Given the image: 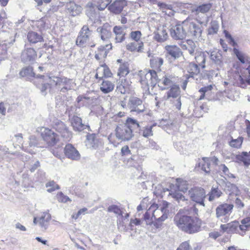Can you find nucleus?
<instances>
[{
	"instance_id": "obj_30",
	"label": "nucleus",
	"mask_w": 250,
	"mask_h": 250,
	"mask_svg": "<svg viewBox=\"0 0 250 250\" xmlns=\"http://www.w3.org/2000/svg\"><path fill=\"white\" fill-rule=\"evenodd\" d=\"M180 95V89L178 85H172L170 89L167 92L166 95L164 97L166 100H168L170 98H178Z\"/></svg>"
},
{
	"instance_id": "obj_12",
	"label": "nucleus",
	"mask_w": 250,
	"mask_h": 250,
	"mask_svg": "<svg viewBox=\"0 0 250 250\" xmlns=\"http://www.w3.org/2000/svg\"><path fill=\"white\" fill-rule=\"evenodd\" d=\"M82 6L74 1H70L66 3L65 12L70 17L79 16L82 12Z\"/></svg>"
},
{
	"instance_id": "obj_29",
	"label": "nucleus",
	"mask_w": 250,
	"mask_h": 250,
	"mask_svg": "<svg viewBox=\"0 0 250 250\" xmlns=\"http://www.w3.org/2000/svg\"><path fill=\"white\" fill-rule=\"evenodd\" d=\"M115 87L114 82L108 80H103L100 84V90L104 94L112 92Z\"/></svg>"
},
{
	"instance_id": "obj_1",
	"label": "nucleus",
	"mask_w": 250,
	"mask_h": 250,
	"mask_svg": "<svg viewBox=\"0 0 250 250\" xmlns=\"http://www.w3.org/2000/svg\"><path fill=\"white\" fill-rule=\"evenodd\" d=\"M52 128L57 133L48 127H42L41 129V137L46 145L53 147L60 141V136L64 140L71 138L72 133L62 122L58 121L52 125Z\"/></svg>"
},
{
	"instance_id": "obj_42",
	"label": "nucleus",
	"mask_w": 250,
	"mask_h": 250,
	"mask_svg": "<svg viewBox=\"0 0 250 250\" xmlns=\"http://www.w3.org/2000/svg\"><path fill=\"white\" fill-rule=\"evenodd\" d=\"M243 142V137H239L237 139H233L229 142V145L230 146L236 148H240L241 147L242 144Z\"/></svg>"
},
{
	"instance_id": "obj_45",
	"label": "nucleus",
	"mask_w": 250,
	"mask_h": 250,
	"mask_svg": "<svg viewBox=\"0 0 250 250\" xmlns=\"http://www.w3.org/2000/svg\"><path fill=\"white\" fill-rule=\"evenodd\" d=\"M142 33L140 31H132L129 34V38L133 41L143 42L141 40Z\"/></svg>"
},
{
	"instance_id": "obj_47",
	"label": "nucleus",
	"mask_w": 250,
	"mask_h": 250,
	"mask_svg": "<svg viewBox=\"0 0 250 250\" xmlns=\"http://www.w3.org/2000/svg\"><path fill=\"white\" fill-rule=\"evenodd\" d=\"M212 5L210 3L203 4L198 6L196 9L197 12L206 13L209 11L211 8Z\"/></svg>"
},
{
	"instance_id": "obj_25",
	"label": "nucleus",
	"mask_w": 250,
	"mask_h": 250,
	"mask_svg": "<svg viewBox=\"0 0 250 250\" xmlns=\"http://www.w3.org/2000/svg\"><path fill=\"white\" fill-rule=\"evenodd\" d=\"M117 62L120 63L118 69L117 75L120 78H125L130 72L129 63L126 62H122V60L120 59H118Z\"/></svg>"
},
{
	"instance_id": "obj_58",
	"label": "nucleus",
	"mask_w": 250,
	"mask_h": 250,
	"mask_svg": "<svg viewBox=\"0 0 250 250\" xmlns=\"http://www.w3.org/2000/svg\"><path fill=\"white\" fill-rule=\"evenodd\" d=\"M152 128V126L145 127L142 130L143 136L148 137L152 136L153 135Z\"/></svg>"
},
{
	"instance_id": "obj_56",
	"label": "nucleus",
	"mask_w": 250,
	"mask_h": 250,
	"mask_svg": "<svg viewBox=\"0 0 250 250\" xmlns=\"http://www.w3.org/2000/svg\"><path fill=\"white\" fill-rule=\"evenodd\" d=\"M224 33L225 37L229 40V43L230 45L233 47L237 46V43L235 42L233 38L228 31L224 30Z\"/></svg>"
},
{
	"instance_id": "obj_26",
	"label": "nucleus",
	"mask_w": 250,
	"mask_h": 250,
	"mask_svg": "<svg viewBox=\"0 0 250 250\" xmlns=\"http://www.w3.org/2000/svg\"><path fill=\"white\" fill-rule=\"evenodd\" d=\"M28 41L32 44H36L43 42L44 39L42 34H39L33 31H29L27 34Z\"/></svg>"
},
{
	"instance_id": "obj_54",
	"label": "nucleus",
	"mask_w": 250,
	"mask_h": 250,
	"mask_svg": "<svg viewBox=\"0 0 250 250\" xmlns=\"http://www.w3.org/2000/svg\"><path fill=\"white\" fill-rule=\"evenodd\" d=\"M192 248L189 244V240L182 242L176 250H191Z\"/></svg>"
},
{
	"instance_id": "obj_44",
	"label": "nucleus",
	"mask_w": 250,
	"mask_h": 250,
	"mask_svg": "<svg viewBox=\"0 0 250 250\" xmlns=\"http://www.w3.org/2000/svg\"><path fill=\"white\" fill-rule=\"evenodd\" d=\"M38 77L42 79L43 80V82H48V83H49L50 86H55L56 79H55L54 78H56V76H50L49 75H47L45 76L44 75H39L38 76Z\"/></svg>"
},
{
	"instance_id": "obj_40",
	"label": "nucleus",
	"mask_w": 250,
	"mask_h": 250,
	"mask_svg": "<svg viewBox=\"0 0 250 250\" xmlns=\"http://www.w3.org/2000/svg\"><path fill=\"white\" fill-rule=\"evenodd\" d=\"M142 100L137 97L131 96L129 100L128 104L130 106L134 108H136L138 106L142 104Z\"/></svg>"
},
{
	"instance_id": "obj_11",
	"label": "nucleus",
	"mask_w": 250,
	"mask_h": 250,
	"mask_svg": "<svg viewBox=\"0 0 250 250\" xmlns=\"http://www.w3.org/2000/svg\"><path fill=\"white\" fill-rule=\"evenodd\" d=\"M113 75L109 67L105 63H104L100 65L96 69L95 78L98 80L97 82H99L104 78H111Z\"/></svg>"
},
{
	"instance_id": "obj_6",
	"label": "nucleus",
	"mask_w": 250,
	"mask_h": 250,
	"mask_svg": "<svg viewBox=\"0 0 250 250\" xmlns=\"http://www.w3.org/2000/svg\"><path fill=\"white\" fill-rule=\"evenodd\" d=\"M190 199L196 204L205 207V200L206 198L205 190L198 187L191 188L188 191Z\"/></svg>"
},
{
	"instance_id": "obj_46",
	"label": "nucleus",
	"mask_w": 250,
	"mask_h": 250,
	"mask_svg": "<svg viewBox=\"0 0 250 250\" xmlns=\"http://www.w3.org/2000/svg\"><path fill=\"white\" fill-rule=\"evenodd\" d=\"M214 86V85L210 84L200 88L199 92L201 93V95L199 97V100L204 99L205 98L206 93L208 91H211Z\"/></svg>"
},
{
	"instance_id": "obj_51",
	"label": "nucleus",
	"mask_w": 250,
	"mask_h": 250,
	"mask_svg": "<svg viewBox=\"0 0 250 250\" xmlns=\"http://www.w3.org/2000/svg\"><path fill=\"white\" fill-rule=\"evenodd\" d=\"M192 40H187V43L189 45L186 47V49L188 50L190 55H193L195 51L196 45L194 42Z\"/></svg>"
},
{
	"instance_id": "obj_49",
	"label": "nucleus",
	"mask_w": 250,
	"mask_h": 250,
	"mask_svg": "<svg viewBox=\"0 0 250 250\" xmlns=\"http://www.w3.org/2000/svg\"><path fill=\"white\" fill-rule=\"evenodd\" d=\"M47 191L51 192L60 188L59 186L54 181H50L46 184Z\"/></svg>"
},
{
	"instance_id": "obj_55",
	"label": "nucleus",
	"mask_w": 250,
	"mask_h": 250,
	"mask_svg": "<svg viewBox=\"0 0 250 250\" xmlns=\"http://www.w3.org/2000/svg\"><path fill=\"white\" fill-rule=\"evenodd\" d=\"M124 125H128L130 128L133 126L139 127L140 126L137 121L131 118H127Z\"/></svg>"
},
{
	"instance_id": "obj_18",
	"label": "nucleus",
	"mask_w": 250,
	"mask_h": 250,
	"mask_svg": "<svg viewBox=\"0 0 250 250\" xmlns=\"http://www.w3.org/2000/svg\"><path fill=\"white\" fill-rule=\"evenodd\" d=\"M51 219V215L47 212H43L41 216L34 217L33 222L34 224H39L42 228L46 229L49 226Z\"/></svg>"
},
{
	"instance_id": "obj_63",
	"label": "nucleus",
	"mask_w": 250,
	"mask_h": 250,
	"mask_svg": "<svg viewBox=\"0 0 250 250\" xmlns=\"http://www.w3.org/2000/svg\"><path fill=\"white\" fill-rule=\"evenodd\" d=\"M7 55V49L5 46H0V60L4 59Z\"/></svg>"
},
{
	"instance_id": "obj_28",
	"label": "nucleus",
	"mask_w": 250,
	"mask_h": 250,
	"mask_svg": "<svg viewBox=\"0 0 250 250\" xmlns=\"http://www.w3.org/2000/svg\"><path fill=\"white\" fill-rule=\"evenodd\" d=\"M126 49L127 51L132 52H141L144 49V42L133 41L126 45Z\"/></svg>"
},
{
	"instance_id": "obj_59",
	"label": "nucleus",
	"mask_w": 250,
	"mask_h": 250,
	"mask_svg": "<svg viewBox=\"0 0 250 250\" xmlns=\"http://www.w3.org/2000/svg\"><path fill=\"white\" fill-rule=\"evenodd\" d=\"M233 52L235 53V54L236 55L237 57L239 59V60L242 63H244L245 62V58L244 55L241 53L238 49H237L236 48H234Z\"/></svg>"
},
{
	"instance_id": "obj_27",
	"label": "nucleus",
	"mask_w": 250,
	"mask_h": 250,
	"mask_svg": "<svg viewBox=\"0 0 250 250\" xmlns=\"http://www.w3.org/2000/svg\"><path fill=\"white\" fill-rule=\"evenodd\" d=\"M71 125L75 131H81L85 129V125L82 123V120L77 116H73L71 119Z\"/></svg>"
},
{
	"instance_id": "obj_13",
	"label": "nucleus",
	"mask_w": 250,
	"mask_h": 250,
	"mask_svg": "<svg viewBox=\"0 0 250 250\" xmlns=\"http://www.w3.org/2000/svg\"><path fill=\"white\" fill-rule=\"evenodd\" d=\"M184 72L186 73L185 75L186 79H188L190 78H194L199 74L200 67L195 62H190L185 66Z\"/></svg>"
},
{
	"instance_id": "obj_62",
	"label": "nucleus",
	"mask_w": 250,
	"mask_h": 250,
	"mask_svg": "<svg viewBox=\"0 0 250 250\" xmlns=\"http://www.w3.org/2000/svg\"><path fill=\"white\" fill-rule=\"evenodd\" d=\"M242 159L245 165H248L250 164V151L248 152H243V153Z\"/></svg>"
},
{
	"instance_id": "obj_52",
	"label": "nucleus",
	"mask_w": 250,
	"mask_h": 250,
	"mask_svg": "<svg viewBox=\"0 0 250 250\" xmlns=\"http://www.w3.org/2000/svg\"><path fill=\"white\" fill-rule=\"evenodd\" d=\"M219 25L216 22H212L211 23L210 26L208 29V33L209 34H215L217 33L219 29Z\"/></svg>"
},
{
	"instance_id": "obj_50",
	"label": "nucleus",
	"mask_w": 250,
	"mask_h": 250,
	"mask_svg": "<svg viewBox=\"0 0 250 250\" xmlns=\"http://www.w3.org/2000/svg\"><path fill=\"white\" fill-rule=\"evenodd\" d=\"M56 199L61 203H66L71 201V199L67 196L63 194L62 192H59L56 195Z\"/></svg>"
},
{
	"instance_id": "obj_43",
	"label": "nucleus",
	"mask_w": 250,
	"mask_h": 250,
	"mask_svg": "<svg viewBox=\"0 0 250 250\" xmlns=\"http://www.w3.org/2000/svg\"><path fill=\"white\" fill-rule=\"evenodd\" d=\"M51 149V152L56 157L61 158L63 156V151L62 146H53Z\"/></svg>"
},
{
	"instance_id": "obj_9",
	"label": "nucleus",
	"mask_w": 250,
	"mask_h": 250,
	"mask_svg": "<svg viewBox=\"0 0 250 250\" xmlns=\"http://www.w3.org/2000/svg\"><path fill=\"white\" fill-rule=\"evenodd\" d=\"M91 31L87 25H83L80 30L76 41V44L81 47H84L89 42Z\"/></svg>"
},
{
	"instance_id": "obj_57",
	"label": "nucleus",
	"mask_w": 250,
	"mask_h": 250,
	"mask_svg": "<svg viewBox=\"0 0 250 250\" xmlns=\"http://www.w3.org/2000/svg\"><path fill=\"white\" fill-rule=\"evenodd\" d=\"M122 156H128L131 155V152L127 145L123 146L121 150Z\"/></svg>"
},
{
	"instance_id": "obj_7",
	"label": "nucleus",
	"mask_w": 250,
	"mask_h": 250,
	"mask_svg": "<svg viewBox=\"0 0 250 250\" xmlns=\"http://www.w3.org/2000/svg\"><path fill=\"white\" fill-rule=\"evenodd\" d=\"M188 25L185 23V20L182 22L176 21L174 24L170 29L171 36L175 40H180L186 38V30Z\"/></svg>"
},
{
	"instance_id": "obj_34",
	"label": "nucleus",
	"mask_w": 250,
	"mask_h": 250,
	"mask_svg": "<svg viewBox=\"0 0 250 250\" xmlns=\"http://www.w3.org/2000/svg\"><path fill=\"white\" fill-rule=\"evenodd\" d=\"M241 223V224L239 223L238 233L244 235L246 231L250 229V217L243 219Z\"/></svg>"
},
{
	"instance_id": "obj_35",
	"label": "nucleus",
	"mask_w": 250,
	"mask_h": 250,
	"mask_svg": "<svg viewBox=\"0 0 250 250\" xmlns=\"http://www.w3.org/2000/svg\"><path fill=\"white\" fill-rule=\"evenodd\" d=\"M54 79H56L55 86L64 85L62 90L63 89H67V87L65 86L71 81V79L65 77H60L56 76V78H54Z\"/></svg>"
},
{
	"instance_id": "obj_23",
	"label": "nucleus",
	"mask_w": 250,
	"mask_h": 250,
	"mask_svg": "<svg viewBox=\"0 0 250 250\" xmlns=\"http://www.w3.org/2000/svg\"><path fill=\"white\" fill-rule=\"evenodd\" d=\"M131 82L129 79L123 78L120 80V84L117 87L118 91L121 94H126L130 91Z\"/></svg>"
},
{
	"instance_id": "obj_19",
	"label": "nucleus",
	"mask_w": 250,
	"mask_h": 250,
	"mask_svg": "<svg viewBox=\"0 0 250 250\" xmlns=\"http://www.w3.org/2000/svg\"><path fill=\"white\" fill-rule=\"evenodd\" d=\"M154 39L158 42H163L168 38L167 28L166 25H160L154 33Z\"/></svg>"
},
{
	"instance_id": "obj_24",
	"label": "nucleus",
	"mask_w": 250,
	"mask_h": 250,
	"mask_svg": "<svg viewBox=\"0 0 250 250\" xmlns=\"http://www.w3.org/2000/svg\"><path fill=\"white\" fill-rule=\"evenodd\" d=\"M165 49L167 53L175 59L179 58L183 54L181 49L176 45H166Z\"/></svg>"
},
{
	"instance_id": "obj_17",
	"label": "nucleus",
	"mask_w": 250,
	"mask_h": 250,
	"mask_svg": "<svg viewBox=\"0 0 250 250\" xmlns=\"http://www.w3.org/2000/svg\"><path fill=\"white\" fill-rule=\"evenodd\" d=\"M239 222L235 220L229 223L222 224L220 226V231L229 234L238 233Z\"/></svg>"
},
{
	"instance_id": "obj_36",
	"label": "nucleus",
	"mask_w": 250,
	"mask_h": 250,
	"mask_svg": "<svg viewBox=\"0 0 250 250\" xmlns=\"http://www.w3.org/2000/svg\"><path fill=\"white\" fill-rule=\"evenodd\" d=\"M111 1L112 0H95V5L98 10L102 11L107 8Z\"/></svg>"
},
{
	"instance_id": "obj_5",
	"label": "nucleus",
	"mask_w": 250,
	"mask_h": 250,
	"mask_svg": "<svg viewBox=\"0 0 250 250\" xmlns=\"http://www.w3.org/2000/svg\"><path fill=\"white\" fill-rule=\"evenodd\" d=\"M167 207V203L166 206L161 208V211L163 213V215L158 218H156V215H155V212L156 211H158V205L157 204H153L151 205L148 210L145 213L144 216V220L148 223L152 222V219L154 218L155 220L158 221V222H162V221L166 220L167 215V214L166 213V208Z\"/></svg>"
},
{
	"instance_id": "obj_33",
	"label": "nucleus",
	"mask_w": 250,
	"mask_h": 250,
	"mask_svg": "<svg viewBox=\"0 0 250 250\" xmlns=\"http://www.w3.org/2000/svg\"><path fill=\"white\" fill-rule=\"evenodd\" d=\"M113 32L115 34V40L116 42H122L125 41V33L123 28L119 26H115L113 28Z\"/></svg>"
},
{
	"instance_id": "obj_15",
	"label": "nucleus",
	"mask_w": 250,
	"mask_h": 250,
	"mask_svg": "<svg viewBox=\"0 0 250 250\" xmlns=\"http://www.w3.org/2000/svg\"><path fill=\"white\" fill-rule=\"evenodd\" d=\"M218 160L217 158L214 157H203L198 164V167L207 173L210 171V166L211 163L217 164Z\"/></svg>"
},
{
	"instance_id": "obj_4",
	"label": "nucleus",
	"mask_w": 250,
	"mask_h": 250,
	"mask_svg": "<svg viewBox=\"0 0 250 250\" xmlns=\"http://www.w3.org/2000/svg\"><path fill=\"white\" fill-rule=\"evenodd\" d=\"M133 136L132 130L128 125L120 124L116 126L115 134L111 133L108 139L111 144L117 146L121 141H128Z\"/></svg>"
},
{
	"instance_id": "obj_61",
	"label": "nucleus",
	"mask_w": 250,
	"mask_h": 250,
	"mask_svg": "<svg viewBox=\"0 0 250 250\" xmlns=\"http://www.w3.org/2000/svg\"><path fill=\"white\" fill-rule=\"evenodd\" d=\"M87 209L86 208H83L80 209L77 213H74L72 215V218L75 220L77 219L82 214H84L87 211Z\"/></svg>"
},
{
	"instance_id": "obj_20",
	"label": "nucleus",
	"mask_w": 250,
	"mask_h": 250,
	"mask_svg": "<svg viewBox=\"0 0 250 250\" xmlns=\"http://www.w3.org/2000/svg\"><path fill=\"white\" fill-rule=\"evenodd\" d=\"M112 45L111 43L106 44L105 46H101L95 51V58L97 60H102L105 58L108 53V51L111 50Z\"/></svg>"
},
{
	"instance_id": "obj_32",
	"label": "nucleus",
	"mask_w": 250,
	"mask_h": 250,
	"mask_svg": "<svg viewBox=\"0 0 250 250\" xmlns=\"http://www.w3.org/2000/svg\"><path fill=\"white\" fill-rule=\"evenodd\" d=\"M195 63L202 69L206 68V55L204 52L199 51L195 53Z\"/></svg>"
},
{
	"instance_id": "obj_22",
	"label": "nucleus",
	"mask_w": 250,
	"mask_h": 250,
	"mask_svg": "<svg viewBox=\"0 0 250 250\" xmlns=\"http://www.w3.org/2000/svg\"><path fill=\"white\" fill-rule=\"evenodd\" d=\"M21 57L24 62H33L37 58V53L33 48H27L22 51Z\"/></svg>"
},
{
	"instance_id": "obj_16",
	"label": "nucleus",
	"mask_w": 250,
	"mask_h": 250,
	"mask_svg": "<svg viewBox=\"0 0 250 250\" xmlns=\"http://www.w3.org/2000/svg\"><path fill=\"white\" fill-rule=\"evenodd\" d=\"M233 205L227 203H223L219 205L216 208V216L219 218L229 214L232 210Z\"/></svg>"
},
{
	"instance_id": "obj_21",
	"label": "nucleus",
	"mask_w": 250,
	"mask_h": 250,
	"mask_svg": "<svg viewBox=\"0 0 250 250\" xmlns=\"http://www.w3.org/2000/svg\"><path fill=\"white\" fill-rule=\"evenodd\" d=\"M173 77L170 75H165L161 80H157L158 86L161 90L170 87L173 84Z\"/></svg>"
},
{
	"instance_id": "obj_10",
	"label": "nucleus",
	"mask_w": 250,
	"mask_h": 250,
	"mask_svg": "<svg viewBox=\"0 0 250 250\" xmlns=\"http://www.w3.org/2000/svg\"><path fill=\"white\" fill-rule=\"evenodd\" d=\"M128 5L127 0H114L107 7L108 10L115 15L120 14Z\"/></svg>"
},
{
	"instance_id": "obj_39",
	"label": "nucleus",
	"mask_w": 250,
	"mask_h": 250,
	"mask_svg": "<svg viewBox=\"0 0 250 250\" xmlns=\"http://www.w3.org/2000/svg\"><path fill=\"white\" fill-rule=\"evenodd\" d=\"M20 75L22 77H34L35 73L33 72V68L31 66H27L23 68L20 72Z\"/></svg>"
},
{
	"instance_id": "obj_2",
	"label": "nucleus",
	"mask_w": 250,
	"mask_h": 250,
	"mask_svg": "<svg viewBox=\"0 0 250 250\" xmlns=\"http://www.w3.org/2000/svg\"><path fill=\"white\" fill-rule=\"evenodd\" d=\"M175 221L177 226L188 233L198 232L202 225V221L196 217L183 215L180 218L176 217Z\"/></svg>"
},
{
	"instance_id": "obj_41",
	"label": "nucleus",
	"mask_w": 250,
	"mask_h": 250,
	"mask_svg": "<svg viewBox=\"0 0 250 250\" xmlns=\"http://www.w3.org/2000/svg\"><path fill=\"white\" fill-rule=\"evenodd\" d=\"M222 194V193L221 190H219L218 188H212L208 194V200L209 201H212L214 199L221 196Z\"/></svg>"
},
{
	"instance_id": "obj_31",
	"label": "nucleus",
	"mask_w": 250,
	"mask_h": 250,
	"mask_svg": "<svg viewBox=\"0 0 250 250\" xmlns=\"http://www.w3.org/2000/svg\"><path fill=\"white\" fill-rule=\"evenodd\" d=\"M163 62V59L156 56H152L150 60V67L154 70L161 71V67Z\"/></svg>"
},
{
	"instance_id": "obj_38",
	"label": "nucleus",
	"mask_w": 250,
	"mask_h": 250,
	"mask_svg": "<svg viewBox=\"0 0 250 250\" xmlns=\"http://www.w3.org/2000/svg\"><path fill=\"white\" fill-rule=\"evenodd\" d=\"M158 6L162 10L163 13L169 17L174 16L175 11L172 9L170 8L169 6L164 3H159Z\"/></svg>"
},
{
	"instance_id": "obj_37",
	"label": "nucleus",
	"mask_w": 250,
	"mask_h": 250,
	"mask_svg": "<svg viewBox=\"0 0 250 250\" xmlns=\"http://www.w3.org/2000/svg\"><path fill=\"white\" fill-rule=\"evenodd\" d=\"M100 32L101 38L103 41H106L110 39L111 37V32L109 29L102 26L98 29Z\"/></svg>"
},
{
	"instance_id": "obj_64",
	"label": "nucleus",
	"mask_w": 250,
	"mask_h": 250,
	"mask_svg": "<svg viewBox=\"0 0 250 250\" xmlns=\"http://www.w3.org/2000/svg\"><path fill=\"white\" fill-rule=\"evenodd\" d=\"M88 140L89 141H91V144L92 145L93 147H95V145L98 143L99 142L98 139L96 138V135L95 134H91L89 136Z\"/></svg>"
},
{
	"instance_id": "obj_8",
	"label": "nucleus",
	"mask_w": 250,
	"mask_h": 250,
	"mask_svg": "<svg viewBox=\"0 0 250 250\" xmlns=\"http://www.w3.org/2000/svg\"><path fill=\"white\" fill-rule=\"evenodd\" d=\"M185 23L189 25L188 26V27L185 30L186 37L188 36L195 40L201 36L202 30L198 25L188 19L185 20Z\"/></svg>"
},
{
	"instance_id": "obj_53",
	"label": "nucleus",
	"mask_w": 250,
	"mask_h": 250,
	"mask_svg": "<svg viewBox=\"0 0 250 250\" xmlns=\"http://www.w3.org/2000/svg\"><path fill=\"white\" fill-rule=\"evenodd\" d=\"M107 211L110 212H113L119 215H123L122 210L116 205H111L109 206L107 208Z\"/></svg>"
},
{
	"instance_id": "obj_3",
	"label": "nucleus",
	"mask_w": 250,
	"mask_h": 250,
	"mask_svg": "<svg viewBox=\"0 0 250 250\" xmlns=\"http://www.w3.org/2000/svg\"><path fill=\"white\" fill-rule=\"evenodd\" d=\"M137 77L142 88L149 90L151 88V92L154 94H156L153 91L158 79V75L155 70L150 69L140 70L138 73Z\"/></svg>"
},
{
	"instance_id": "obj_60",
	"label": "nucleus",
	"mask_w": 250,
	"mask_h": 250,
	"mask_svg": "<svg viewBox=\"0 0 250 250\" xmlns=\"http://www.w3.org/2000/svg\"><path fill=\"white\" fill-rule=\"evenodd\" d=\"M173 107L174 108L175 110L177 111H180L181 108V97H178L175 101H173L172 103Z\"/></svg>"
},
{
	"instance_id": "obj_14",
	"label": "nucleus",
	"mask_w": 250,
	"mask_h": 250,
	"mask_svg": "<svg viewBox=\"0 0 250 250\" xmlns=\"http://www.w3.org/2000/svg\"><path fill=\"white\" fill-rule=\"evenodd\" d=\"M65 156L72 160L77 161L80 159L81 155L77 149L71 144H66L64 148Z\"/></svg>"
},
{
	"instance_id": "obj_48",
	"label": "nucleus",
	"mask_w": 250,
	"mask_h": 250,
	"mask_svg": "<svg viewBox=\"0 0 250 250\" xmlns=\"http://www.w3.org/2000/svg\"><path fill=\"white\" fill-rule=\"evenodd\" d=\"M210 59L215 62H219L222 59V55L218 50H213L211 52Z\"/></svg>"
}]
</instances>
